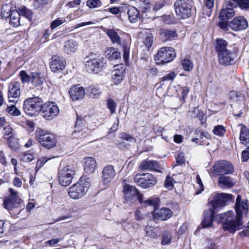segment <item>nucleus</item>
Listing matches in <instances>:
<instances>
[{
    "label": "nucleus",
    "instance_id": "obj_1",
    "mask_svg": "<svg viewBox=\"0 0 249 249\" xmlns=\"http://www.w3.org/2000/svg\"><path fill=\"white\" fill-rule=\"evenodd\" d=\"M236 215H234L232 211L219 214L216 216L217 220L223 224V228L230 233H233L236 231L243 228L241 218L244 215H246L248 212V200L242 201L241 196L238 195L235 205Z\"/></svg>",
    "mask_w": 249,
    "mask_h": 249
},
{
    "label": "nucleus",
    "instance_id": "obj_2",
    "mask_svg": "<svg viewBox=\"0 0 249 249\" xmlns=\"http://www.w3.org/2000/svg\"><path fill=\"white\" fill-rule=\"evenodd\" d=\"M90 185L89 178L86 177H81L77 183L68 189L69 196L73 199L80 198L86 194Z\"/></svg>",
    "mask_w": 249,
    "mask_h": 249
},
{
    "label": "nucleus",
    "instance_id": "obj_3",
    "mask_svg": "<svg viewBox=\"0 0 249 249\" xmlns=\"http://www.w3.org/2000/svg\"><path fill=\"white\" fill-rule=\"evenodd\" d=\"M43 102V100L37 96L26 99L23 104L24 112L30 116H37L41 110Z\"/></svg>",
    "mask_w": 249,
    "mask_h": 249
},
{
    "label": "nucleus",
    "instance_id": "obj_4",
    "mask_svg": "<svg viewBox=\"0 0 249 249\" xmlns=\"http://www.w3.org/2000/svg\"><path fill=\"white\" fill-rule=\"evenodd\" d=\"M193 6L192 0H177L174 4L176 13L180 19L191 17Z\"/></svg>",
    "mask_w": 249,
    "mask_h": 249
},
{
    "label": "nucleus",
    "instance_id": "obj_5",
    "mask_svg": "<svg viewBox=\"0 0 249 249\" xmlns=\"http://www.w3.org/2000/svg\"><path fill=\"white\" fill-rule=\"evenodd\" d=\"M176 57L173 48L164 47L161 48L154 56V60L157 65H164L172 61Z\"/></svg>",
    "mask_w": 249,
    "mask_h": 249
},
{
    "label": "nucleus",
    "instance_id": "obj_6",
    "mask_svg": "<svg viewBox=\"0 0 249 249\" xmlns=\"http://www.w3.org/2000/svg\"><path fill=\"white\" fill-rule=\"evenodd\" d=\"M125 202L128 205L135 203L138 200L141 203L142 202L143 196L134 187L129 184L124 186L123 188Z\"/></svg>",
    "mask_w": 249,
    "mask_h": 249
},
{
    "label": "nucleus",
    "instance_id": "obj_7",
    "mask_svg": "<svg viewBox=\"0 0 249 249\" xmlns=\"http://www.w3.org/2000/svg\"><path fill=\"white\" fill-rule=\"evenodd\" d=\"M36 137L42 146L48 149L53 148L56 145V140L55 137L43 129L36 131Z\"/></svg>",
    "mask_w": 249,
    "mask_h": 249
},
{
    "label": "nucleus",
    "instance_id": "obj_8",
    "mask_svg": "<svg viewBox=\"0 0 249 249\" xmlns=\"http://www.w3.org/2000/svg\"><path fill=\"white\" fill-rule=\"evenodd\" d=\"M9 192L10 195L4 197L3 206L5 209L10 211L19 207L22 202V200L18 195V192L15 189L10 188Z\"/></svg>",
    "mask_w": 249,
    "mask_h": 249
},
{
    "label": "nucleus",
    "instance_id": "obj_9",
    "mask_svg": "<svg viewBox=\"0 0 249 249\" xmlns=\"http://www.w3.org/2000/svg\"><path fill=\"white\" fill-rule=\"evenodd\" d=\"M75 172V168L73 165H67L60 168L58 173L59 183L63 186L69 185L72 181Z\"/></svg>",
    "mask_w": 249,
    "mask_h": 249
},
{
    "label": "nucleus",
    "instance_id": "obj_10",
    "mask_svg": "<svg viewBox=\"0 0 249 249\" xmlns=\"http://www.w3.org/2000/svg\"><path fill=\"white\" fill-rule=\"evenodd\" d=\"M106 64V60L101 55H95L86 63L87 71L93 73H98Z\"/></svg>",
    "mask_w": 249,
    "mask_h": 249
},
{
    "label": "nucleus",
    "instance_id": "obj_11",
    "mask_svg": "<svg viewBox=\"0 0 249 249\" xmlns=\"http://www.w3.org/2000/svg\"><path fill=\"white\" fill-rule=\"evenodd\" d=\"M134 182L143 189L153 187L157 183V178L153 175L147 173L136 175L134 178Z\"/></svg>",
    "mask_w": 249,
    "mask_h": 249
},
{
    "label": "nucleus",
    "instance_id": "obj_12",
    "mask_svg": "<svg viewBox=\"0 0 249 249\" xmlns=\"http://www.w3.org/2000/svg\"><path fill=\"white\" fill-rule=\"evenodd\" d=\"M40 112L46 120H51L58 115L59 109L55 103L47 102L42 104Z\"/></svg>",
    "mask_w": 249,
    "mask_h": 249
},
{
    "label": "nucleus",
    "instance_id": "obj_13",
    "mask_svg": "<svg viewBox=\"0 0 249 249\" xmlns=\"http://www.w3.org/2000/svg\"><path fill=\"white\" fill-rule=\"evenodd\" d=\"M233 171L234 167L232 164L227 161H218L213 166V173L220 176L231 174Z\"/></svg>",
    "mask_w": 249,
    "mask_h": 249
},
{
    "label": "nucleus",
    "instance_id": "obj_14",
    "mask_svg": "<svg viewBox=\"0 0 249 249\" xmlns=\"http://www.w3.org/2000/svg\"><path fill=\"white\" fill-rule=\"evenodd\" d=\"M233 199V196L229 194L221 193L216 195L213 200L212 206L214 210L224 207L227 203Z\"/></svg>",
    "mask_w": 249,
    "mask_h": 249
},
{
    "label": "nucleus",
    "instance_id": "obj_15",
    "mask_svg": "<svg viewBox=\"0 0 249 249\" xmlns=\"http://www.w3.org/2000/svg\"><path fill=\"white\" fill-rule=\"evenodd\" d=\"M248 26L247 20L242 16L234 18L230 23L229 26L234 31L243 30Z\"/></svg>",
    "mask_w": 249,
    "mask_h": 249
},
{
    "label": "nucleus",
    "instance_id": "obj_16",
    "mask_svg": "<svg viewBox=\"0 0 249 249\" xmlns=\"http://www.w3.org/2000/svg\"><path fill=\"white\" fill-rule=\"evenodd\" d=\"M116 175L114 167L111 165L105 166L102 171L101 180L104 184L110 183L115 178Z\"/></svg>",
    "mask_w": 249,
    "mask_h": 249
},
{
    "label": "nucleus",
    "instance_id": "obj_17",
    "mask_svg": "<svg viewBox=\"0 0 249 249\" xmlns=\"http://www.w3.org/2000/svg\"><path fill=\"white\" fill-rule=\"evenodd\" d=\"M236 56L234 52L231 50L228 51L218 56V61L221 65L229 66L235 63Z\"/></svg>",
    "mask_w": 249,
    "mask_h": 249
},
{
    "label": "nucleus",
    "instance_id": "obj_18",
    "mask_svg": "<svg viewBox=\"0 0 249 249\" xmlns=\"http://www.w3.org/2000/svg\"><path fill=\"white\" fill-rule=\"evenodd\" d=\"M90 133V130L85 126L84 122L79 119H77L75 124V130L73 132L74 137L83 138L86 137Z\"/></svg>",
    "mask_w": 249,
    "mask_h": 249
},
{
    "label": "nucleus",
    "instance_id": "obj_19",
    "mask_svg": "<svg viewBox=\"0 0 249 249\" xmlns=\"http://www.w3.org/2000/svg\"><path fill=\"white\" fill-rule=\"evenodd\" d=\"M115 69L113 71L112 80L115 84L120 83L123 79L125 68L123 64L116 65L114 66Z\"/></svg>",
    "mask_w": 249,
    "mask_h": 249
},
{
    "label": "nucleus",
    "instance_id": "obj_20",
    "mask_svg": "<svg viewBox=\"0 0 249 249\" xmlns=\"http://www.w3.org/2000/svg\"><path fill=\"white\" fill-rule=\"evenodd\" d=\"M20 95V85L18 82L10 84L8 87V97L10 102H15L12 98L17 99Z\"/></svg>",
    "mask_w": 249,
    "mask_h": 249
},
{
    "label": "nucleus",
    "instance_id": "obj_21",
    "mask_svg": "<svg viewBox=\"0 0 249 249\" xmlns=\"http://www.w3.org/2000/svg\"><path fill=\"white\" fill-rule=\"evenodd\" d=\"M173 212L167 208H162L154 210L153 216L156 219H159L161 220H166L173 215Z\"/></svg>",
    "mask_w": 249,
    "mask_h": 249
},
{
    "label": "nucleus",
    "instance_id": "obj_22",
    "mask_svg": "<svg viewBox=\"0 0 249 249\" xmlns=\"http://www.w3.org/2000/svg\"><path fill=\"white\" fill-rule=\"evenodd\" d=\"M97 167V162L92 157H86L84 159V169L87 174L94 173Z\"/></svg>",
    "mask_w": 249,
    "mask_h": 249
},
{
    "label": "nucleus",
    "instance_id": "obj_23",
    "mask_svg": "<svg viewBox=\"0 0 249 249\" xmlns=\"http://www.w3.org/2000/svg\"><path fill=\"white\" fill-rule=\"evenodd\" d=\"M66 65V61L62 57L54 56L52 58L50 64V68L52 71L56 72L64 69Z\"/></svg>",
    "mask_w": 249,
    "mask_h": 249
},
{
    "label": "nucleus",
    "instance_id": "obj_24",
    "mask_svg": "<svg viewBox=\"0 0 249 249\" xmlns=\"http://www.w3.org/2000/svg\"><path fill=\"white\" fill-rule=\"evenodd\" d=\"M69 93L73 100H78L82 99L85 94L84 88L80 85L72 87L70 90Z\"/></svg>",
    "mask_w": 249,
    "mask_h": 249
},
{
    "label": "nucleus",
    "instance_id": "obj_25",
    "mask_svg": "<svg viewBox=\"0 0 249 249\" xmlns=\"http://www.w3.org/2000/svg\"><path fill=\"white\" fill-rule=\"evenodd\" d=\"M229 47L228 43L225 40L221 38L216 39L215 43V50L217 56L229 51L230 50Z\"/></svg>",
    "mask_w": 249,
    "mask_h": 249
},
{
    "label": "nucleus",
    "instance_id": "obj_26",
    "mask_svg": "<svg viewBox=\"0 0 249 249\" xmlns=\"http://www.w3.org/2000/svg\"><path fill=\"white\" fill-rule=\"evenodd\" d=\"M139 168L142 170H154L158 171L159 168L158 162L155 160H143L140 164Z\"/></svg>",
    "mask_w": 249,
    "mask_h": 249
},
{
    "label": "nucleus",
    "instance_id": "obj_27",
    "mask_svg": "<svg viewBox=\"0 0 249 249\" xmlns=\"http://www.w3.org/2000/svg\"><path fill=\"white\" fill-rule=\"evenodd\" d=\"M235 15V11L232 8L223 6L219 14V18L221 20H227Z\"/></svg>",
    "mask_w": 249,
    "mask_h": 249
},
{
    "label": "nucleus",
    "instance_id": "obj_28",
    "mask_svg": "<svg viewBox=\"0 0 249 249\" xmlns=\"http://www.w3.org/2000/svg\"><path fill=\"white\" fill-rule=\"evenodd\" d=\"M214 215V211L211 209L205 211L204 219L201 223L203 228L210 227L212 225Z\"/></svg>",
    "mask_w": 249,
    "mask_h": 249
},
{
    "label": "nucleus",
    "instance_id": "obj_29",
    "mask_svg": "<svg viewBox=\"0 0 249 249\" xmlns=\"http://www.w3.org/2000/svg\"><path fill=\"white\" fill-rule=\"evenodd\" d=\"M160 37L164 41L172 40L177 37V34L175 30L161 29L160 33Z\"/></svg>",
    "mask_w": 249,
    "mask_h": 249
},
{
    "label": "nucleus",
    "instance_id": "obj_30",
    "mask_svg": "<svg viewBox=\"0 0 249 249\" xmlns=\"http://www.w3.org/2000/svg\"><path fill=\"white\" fill-rule=\"evenodd\" d=\"M127 14L128 19L131 23L136 22L140 18V13L136 8L134 6H128Z\"/></svg>",
    "mask_w": 249,
    "mask_h": 249
},
{
    "label": "nucleus",
    "instance_id": "obj_31",
    "mask_svg": "<svg viewBox=\"0 0 249 249\" xmlns=\"http://www.w3.org/2000/svg\"><path fill=\"white\" fill-rule=\"evenodd\" d=\"M78 44L73 40L65 41L64 45V51L68 53H74L77 49Z\"/></svg>",
    "mask_w": 249,
    "mask_h": 249
},
{
    "label": "nucleus",
    "instance_id": "obj_32",
    "mask_svg": "<svg viewBox=\"0 0 249 249\" xmlns=\"http://www.w3.org/2000/svg\"><path fill=\"white\" fill-rule=\"evenodd\" d=\"M8 16L10 17V24L13 27H18L20 25V13L17 10H13L11 12Z\"/></svg>",
    "mask_w": 249,
    "mask_h": 249
},
{
    "label": "nucleus",
    "instance_id": "obj_33",
    "mask_svg": "<svg viewBox=\"0 0 249 249\" xmlns=\"http://www.w3.org/2000/svg\"><path fill=\"white\" fill-rule=\"evenodd\" d=\"M44 81V77L40 73H31V82L35 87H38L41 86L43 83Z\"/></svg>",
    "mask_w": 249,
    "mask_h": 249
},
{
    "label": "nucleus",
    "instance_id": "obj_34",
    "mask_svg": "<svg viewBox=\"0 0 249 249\" xmlns=\"http://www.w3.org/2000/svg\"><path fill=\"white\" fill-rule=\"evenodd\" d=\"M240 140L242 143H249V129L245 125H241L240 132Z\"/></svg>",
    "mask_w": 249,
    "mask_h": 249
},
{
    "label": "nucleus",
    "instance_id": "obj_35",
    "mask_svg": "<svg viewBox=\"0 0 249 249\" xmlns=\"http://www.w3.org/2000/svg\"><path fill=\"white\" fill-rule=\"evenodd\" d=\"M105 54L107 59L113 60L120 58L121 53L114 48H108L105 51Z\"/></svg>",
    "mask_w": 249,
    "mask_h": 249
},
{
    "label": "nucleus",
    "instance_id": "obj_36",
    "mask_svg": "<svg viewBox=\"0 0 249 249\" xmlns=\"http://www.w3.org/2000/svg\"><path fill=\"white\" fill-rule=\"evenodd\" d=\"M87 91L89 96L93 98L99 97L102 93L100 88L98 86L94 85L88 87L87 89Z\"/></svg>",
    "mask_w": 249,
    "mask_h": 249
},
{
    "label": "nucleus",
    "instance_id": "obj_37",
    "mask_svg": "<svg viewBox=\"0 0 249 249\" xmlns=\"http://www.w3.org/2000/svg\"><path fill=\"white\" fill-rule=\"evenodd\" d=\"M218 182L221 187H231L234 185V183L231 178L229 177L220 176L218 178Z\"/></svg>",
    "mask_w": 249,
    "mask_h": 249
},
{
    "label": "nucleus",
    "instance_id": "obj_38",
    "mask_svg": "<svg viewBox=\"0 0 249 249\" xmlns=\"http://www.w3.org/2000/svg\"><path fill=\"white\" fill-rule=\"evenodd\" d=\"M107 34L113 43L120 44V37L117 32L114 30L108 29L107 31Z\"/></svg>",
    "mask_w": 249,
    "mask_h": 249
},
{
    "label": "nucleus",
    "instance_id": "obj_39",
    "mask_svg": "<svg viewBox=\"0 0 249 249\" xmlns=\"http://www.w3.org/2000/svg\"><path fill=\"white\" fill-rule=\"evenodd\" d=\"M4 133V138L7 139L9 143L11 140L15 138V134L13 129L10 125L6 126L3 129Z\"/></svg>",
    "mask_w": 249,
    "mask_h": 249
},
{
    "label": "nucleus",
    "instance_id": "obj_40",
    "mask_svg": "<svg viewBox=\"0 0 249 249\" xmlns=\"http://www.w3.org/2000/svg\"><path fill=\"white\" fill-rule=\"evenodd\" d=\"M19 12L20 13V15H21L22 16L26 17L29 20H30L32 18V12L25 7H23L19 9Z\"/></svg>",
    "mask_w": 249,
    "mask_h": 249
},
{
    "label": "nucleus",
    "instance_id": "obj_41",
    "mask_svg": "<svg viewBox=\"0 0 249 249\" xmlns=\"http://www.w3.org/2000/svg\"><path fill=\"white\" fill-rule=\"evenodd\" d=\"M177 75V73L175 71H170L164 76L161 78L160 79V82L161 83V82L173 81Z\"/></svg>",
    "mask_w": 249,
    "mask_h": 249
},
{
    "label": "nucleus",
    "instance_id": "obj_42",
    "mask_svg": "<svg viewBox=\"0 0 249 249\" xmlns=\"http://www.w3.org/2000/svg\"><path fill=\"white\" fill-rule=\"evenodd\" d=\"M146 234L151 238H156L157 235V229L151 226H146L145 229Z\"/></svg>",
    "mask_w": 249,
    "mask_h": 249
},
{
    "label": "nucleus",
    "instance_id": "obj_43",
    "mask_svg": "<svg viewBox=\"0 0 249 249\" xmlns=\"http://www.w3.org/2000/svg\"><path fill=\"white\" fill-rule=\"evenodd\" d=\"M172 236L170 232L165 231L163 233L162 237L161 244L166 245L171 243Z\"/></svg>",
    "mask_w": 249,
    "mask_h": 249
},
{
    "label": "nucleus",
    "instance_id": "obj_44",
    "mask_svg": "<svg viewBox=\"0 0 249 249\" xmlns=\"http://www.w3.org/2000/svg\"><path fill=\"white\" fill-rule=\"evenodd\" d=\"M241 93L236 91H231L229 92L228 97L229 99L232 101H238L241 97Z\"/></svg>",
    "mask_w": 249,
    "mask_h": 249
},
{
    "label": "nucleus",
    "instance_id": "obj_45",
    "mask_svg": "<svg viewBox=\"0 0 249 249\" xmlns=\"http://www.w3.org/2000/svg\"><path fill=\"white\" fill-rule=\"evenodd\" d=\"M225 131L226 130L224 127L221 125H217L215 126L213 129V133L219 136H223Z\"/></svg>",
    "mask_w": 249,
    "mask_h": 249
},
{
    "label": "nucleus",
    "instance_id": "obj_46",
    "mask_svg": "<svg viewBox=\"0 0 249 249\" xmlns=\"http://www.w3.org/2000/svg\"><path fill=\"white\" fill-rule=\"evenodd\" d=\"M7 111L10 114L15 116H18L20 115V110L14 105L8 107Z\"/></svg>",
    "mask_w": 249,
    "mask_h": 249
},
{
    "label": "nucleus",
    "instance_id": "obj_47",
    "mask_svg": "<svg viewBox=\"0 0 249 249\" xmlns=\"http://www.w3.org/2000/svg\"><path fill=\"white\" fill-rule=\"evenodd\" d=\"M183 69L185 71H190L193 68V63L189 59H184L182 62Z\"/></svg>",
    "mask_w": 249,
    "mask_h": 249
},
{
    "label": "nucleus",
    "instance_id": "obj_48",
    "mask_svg": "<svg viewBox=\"0 0 249 249\" xmlns=\"http://www.w3.org/2000/svg\"><path fill=\"white\" fill-rule=\"evenodd\" d=\"M20 159L23 162H30L34 159L33 155L30 153H24L20 155Z\"/></svg>",
    "mask_w": 249,
    "mask_h": 249
},
{
    "label": "nucleus",
    "instance_id": "obj_49",
    "mask_svg": "<svg viewBox=\"0 0 249 249\" xmlns=\"http://www.w3.org/2000/svg\"><path fill=\"white\" fill-rule=\"evenodd\" d=\"M20 79L23 83H28L31 81V75H28L26 71H22L19 73Z\"/></svg>",
    "mask_w": 249,
    "mask_h": 249
},
{
    "label": "nucleus",
    "instance_id": "obj_50",
    "mask_svg": "<svg viewBox=\"0 0 249 249\" xmlns=\"http://www.w3.org/2000/svg\"><path fill=\"white\" fill-rule=\"evenodd\" d=\"M50 159H47L46 157H41L39 159H38L36 162V171H38L39 169H40L42 166L48 161Z\"/></svg>",
    "mask_w": 249,
    "mask_h": 249
},
{
    "label": "nucleus",
    "instance_id": "obj_51",
    "mask_svg": "<svg viewBox=\"0 0 249 249\" xmlns=\"http://www.w3.org/2000/svg\"><path fill=\"white\" fill-rule=\"evenodd\" d=\"M107 107L112 114L115 112L116 105L112 99H108L107 101Z\"/></svg>",
    "mask_w": 249,
    "mask_h": 249
},
{
    "label": "nucleus",
    "instance_id": "obj_52",
    "mask_svg": "<svg viewBox=\"0 0 249 249\" xmlns=\"http://www.w3.org/2000/svg\"><path fill=\"white\" fill-rule=\"evenodd\" d=\"M173 181L174 179L172 178L169 176H167L164 182L165 187L168 190L172 189L174 186Z\"/></svg>",
    "mask_w": 249,
    "mask_h": 249
},
{
    "label": "nucleus",
    "instance_id": "obj_53",
    "mask_svg": "<svg viewBox=\"0 0 249 249\" xmlns=\"http://www.w3.org/2000/svg\"><path fill=\"white\" fill-rule=\"evenodd\" d=\"M238 5L239 6V0H229L224 5L225 6L232 8L233 9Z\"/></svg>",
    "mask_w": 249,
    "mask_h": 249
},
{
    "label": "nucleus",
    "instance_id": "obj_54",
    "mask_svg": "<svg viewBox=\"0 0 249 249\" xmlns=\"http://www.w3.org/2000/svg\"><path fill=\"white\" fill-rule=\"evenodd\" d=\"M203 112L200 110L198 107H195L192 112L191 117L193 118L201 117L203 116Z\"/></svg>",
    "mask_w": 249,
    "mask_h": 249
},
{
    "label": "nucleus",
    "instance_id": "obj_55",
    "mask_svg": "<svg viewBox=\"0 0 249 249\" xmlns=\"http://www.w3.org/2000/svg\"><path fill=\"white\" fill-rule=\"evenodd\" d=\"M239 7L243 10L249 11V0H239Z\"/></svg>",
    "mask_w": 249,
    "mask_h": 249
},
{
    "label": "nucleus",
    "instance_id": "obj_56",
    "mask_svg": "<svg viewBox=\"0 0 249 249\" xmlns=\"http://www.w3.org/2000/svg\"><path fill=\"white\" fill-rule=\"evenodd\" d=\"M87 3V5L90 8H94L101 5V2L99 0H88Z\"/></svg>",
    "mask_w": 249,
    "mask_h": 249
},
{
    "label": "nucleus",
    "instance_id": "obj_57",
    "mask_svg": "<svg viewBox=\"0 0 249 249\" xmlns=\"http://www.w3.org/2000/svg\"><path fill=\"white\" fill-rule=\"evenodd\" d=\"M143 43L146 46L147 48H150L153 43V36L151 35H148L147 36L145 37L144 40L143 41Z\"/></svg>",
    "mask_w": 249,
    "mask_h": 249
},
{
    "label": "nucleus",
    "instance_id": "obj_58",
    "mask_svg": "<svg viewBox=\"0 0 249 249\" xmlns=\"http://www.w3.org/2000/svg\"><path fill=\"white\" fill-rule=\"evenodd\" d=\"M249 159V146L242 152L241 160L243 162L247 161Z\"/></svg>",
    "mask_w": 249,
    "mask_h": 249
},
{
    "label": "nucleus",
    "instance_id": "obj_59",
    "mask_svg": "<svg viewBox=\"0 0 249 249\" xmlns=\"http://www.w3.org/2000/svg\"><path fill=\"white\" fill-rule=\"evenodd\" d=\"M64 22V21L60 19V18H57L54 20H53L51 24V28L52 29H54L61 25Z\"/></svg>",
    "mask_w": 249,
    "mask_h": 249
},
{
    "label": "nucleus",
    "instance_id": "obj_60",
    "mask_svg": "<svg viewBox=\"0 0 249 249\" xmlns=\"http://www.w3.org/2000/svg\"><path fill=\"white\" fill-rule=\"evenodd\" d=\"M166 2L165 1L156 2L154 6V10L156 11H159L166 4Z\"/></svg>",
    "mask_w": 249,
    "mask_h": 249
},
{
    "label": "nucleus",
    "instance_id": "obj_61",
    "mask_svg": "<svg viewBox=\"0 0 249 249\" xmlns=\"http://www.w3.org/2000/svg\"><path fill=\"white\" fill-rule=\"evenodd\" d=\"M124 54L123 57L125 60L128 58L129 53V47L127 44L123 45Z\"/></svg>",
    "mask_w": 249,
    "mask_h": 249
},
{
    "label": "nucleus",
    "instance_id": "obj_62",
    "mask_svg": "<svg viewBox=\"0 0 249 249\" xmlns=\"http://www.w3.org/2000/svg\"><path fill=\"white\" fill-rule=\"evenodd\" d=\"M176 162L178 164H183L185 162L184 155L183 153H180L178 154L176 159Z\"/></svg>",
    "mask_w": 249,
    "mask_h": 249
},
{
    "label": "nucleus",
    "instance_id": "obj_63",
    "mask_svg": "<svg viewBox=\"0 0 249 249\" xmlns=\"http://www.w3.org/2000/svg\"><path fill=\"white\" fill-rule=\"evenodd\" d=\"M120 138L128 141L134 140V138L133 137L124 132L120 134Z\"/></svg>",
    "mask_w": 249,
    "mask_h": 249
},
{
    "label": "nucleus",
    "instance_id": "obj_64",
    "mask_svg": "<svg viewBox=\"0 0 249 249\" xmlns=\"http://www.w3.org/2000/svg\"><path fill=\"white\" fill-rule=\"evenodd\" d=\"M214 0H205L204 6L208 9H212L214 6Z\"/></svg>",
    "mask_w": 249,
    "mask_h": 249
}]
</instances>
